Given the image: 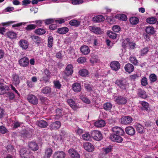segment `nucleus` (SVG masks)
<instances>
[{"label":"nucleus","mask_w":158,"mask_h":158,"mask_svg":"<svg viewBox=\"0 0 158 158\" xmlns=\"http://www.w3.org/2000/svg\"><path fill=\"white\" fill-rule=\"evenodd\" d=\"M9 89V87L0 80V95L6 94V96L8 97L10 99H13L15 97V95L13 93L8 92Z\"/></svg>","instance_id":"obj_1"},{"label":"nucleus","mask_w":158,"mask_h":158,"mask_svg":"<svg viewBox=\"0 0 158 158\" xmlns=\"http://www.w3.org/2000/svg\"><path fill=\"white\" fill-rule=\"evenodd\" d=\"M115 84L123 90H126L128 88L129 85L127 81L123 79H118L115 81Z\"/></svg>","instance_id":"obj_2"},{"label":"nucleus","mask_w":158,"mask_h":158,"mask_svg":"<svg viewBox=\"0 0 158 158\" xmlns=\"http://www.w3.org/2000/svg\"><path fill=\"white\" fill-rule=\"evenodd\" d=\"M91 136L94 140L99 141L102 139V136L100 131L97 130H94L91 133Z\"/></svg>","instance_id":"obj_3"},{"label":"nucleus","mask_w":158,"mask_h":158,"mask_svg":"<svg viewBox=\"0 0 158 158\" xmlns=\"http://www.w3.org/2000/svg\"><path fill=\"white\" fill-rule=\"evenodd\" d=\"M51 77L50 72L49 70L46 69L44 70L42 73V77L40 79V81H44L46 83L49 81Z\"/></svg>","instance_id":"obj_4"},{"label":"nucleus","mask_w":158,"mask_h":158,"mask_svg":"<svg viewBox=\"0 0 158 158\" xmlns=\"http://www.w3.org/2000/svg\"><path fill=\"white\" fill-rule=\"evenodd\" d=\"M83 147L85 150L89 152H92L94 150V147L93 145L89 142H85L83 144Z\"/></svg>","instance_id":"obj_5"},{"label":"nucleus","mask_w":158,"mask_h":158,"mask_svg":"<svg viewBox=\"0 0 158 158\" xmlns=\"http://www.w3.org/2000/svg\"><path fill=\"white\" fill-rule=\"evenodd\" d=\"M18 62L20 66L23 67H27L29 64V60L28 58L24 57L19 59Z\"/></svg>","instance_id":"obj_6"},{"label":"nucleus","mask_w":158,"mask_h":158,"mask_svg":"<svg viewBox=\"0 0 158 158\" xmlns=\"http://www.w3.org/2000/svg\"><path fill=\"white\" fill-rule=\"evenodd\" d=\"M110 138L112 141L118 143H121L123 140V139L121 137L115 134L110 135Z\"/></svg>","instance_id":"obj_7"},{"label":"nucleus","mask_w":158,"mask_h":158,"mask_svg":"<svg viewBox=\"0 0 158 158\" xmlns=\"http://www.w3.org/2000/svg\"><path fill=\"white\" fill-rule=\"evenodd\" d=\"M110 67L113 70L116 71L120 69V64L119 62L117 61H114L110 63Z\"/></svg>","instance_id":"obj_8"},{"label":"nucleus","mask_w":158,"mask_h":158,"mask_svg":"<svg viewBox=\"0 0 158 158\" xmlns=\"http://www.w3.org/2000/svg\"><path fill=\"white\" fill-rule=\"evenodd\" d=\"M68 152L69 155L72 158H80V154L74 149H70L69 150Z\"/></svg>","instance_id":"obj_9"},{"label":"nucleus","mask_w":158,"mask_h":158,"mask_svg":"<svg viewBox=\"0 0 158 158\" xmlns=\"http://www.w3.org/2000/svg\"><path fill=\"white\" fill-rule=\"evenodd\" d=\"M112 131L114 134L118 135H123L124 134L123 130L121 127H115L112 128Z\"/></svg>","instance_id":"obj_10"},{"label":"nucleus","mask_w":158,"mask_h":158,"mask_svg":"<svg viewBox=\"0 0 158 158\" xmlns=\"http://www.w3.org/2000/svg\"><path fill=\"white\" fill-rule=\"evenodd\" d=\"M73 72V67L72 65L71 64L68 65L64 71L65 74L67 76H69L71 75Z\"/></svg>","instance_id":"obj_11"},{"label":"nucleus","mask_w":158,"mask_h":158,"mask_svg":"<svg viewBox=\"0 0 158 158\" xmlns=\"http://www.w3.org/2000/svg\"><path fill=\"white\" fill-rule=\"evenodd\" d=\"M27 100L31 103L36 105L38 103V99L36 97L33 95H30L27 97Z\"/></svg>","instance_id":"obj_12"},{"label":"nucleus","mask_w":158,"mask_h":158,"mask_svg":"<svg viewBox=\"0 0 158 158\" xmlns=\"http://www.w3.org/2000/svg\"><path fill=\"white\" fill-rule=\"evenodd\" d=\"M121 123L124 124H128L131 123L132 121V118L129 116H125L121 118Z\"/></svg>","instance_id":"obj_13"},{"label":"nucleus","mask_w":158,"mask_h":158,"mask_svg":"<svg viewBox=\"0 0 158 158\" xmlns=\"http://www.w3.org/2000/svg\"><path fill=\"white\" fill-rule=\"evenodd\" d=\"M115 99L116 101L119 104H125L127 102L126 98L122 96H118Z\"/></svg>","instance_id":"obj_14"},{"label":"nucleus","mask_w":158,"mask_h":158,"mask_svg":"<svg viewBox=\"0 0 158 158\" xmlns=\"http://www.w3.org/2000/svg\"><path fill=\"white\" fill-rule=\"evenodd\" d=\"M60 126V122L59 121H56L51 124L49 125V127L51 130H54L59 128Z\"/></svg>","instance_id":"obj_15"},{"label":"nucleus","mask_w":158,"mask_h":158,"mask_svg":"<svg viewBox=\"0 0 158 158\" xmlns=\"http://www.w3.org/2000/svg\"><path fill=\"white\" fill-rule=\"evenodd\" d=\"M19 45L23 49H27L28 47L29 43L25 40H21L19 42Z\"/></svg>","instance_id":"obj_16"},{"label":"nucleus","mask_w":158,"mask_h":158,"mask_svg":"<svg viewBox=\"0 0 158 158\" xmlns=\"http://www.w3.org/2000/svg\"><path fill=\"white\" fill-rule=\"evenodd\" d=\"M125 131L127 134L130 135H134L135 132V129L131 126L126 127L125 129Z\"/></svg>","instance_id":"obj_17"},{"label":"nucleus","mask_w":158,"mask_h":158,"mask_svg":"<svg viewBox=\"0 0 158 158\" xmlns=\"http://www.w3.org/2000/svg\"><path fill=\"white\" fill-rule=\"evenodd\" d=\"M65 156V153L63 151H59L56 152L54 153L53 158H64Z\"/></svg>","instance_id":"obj_18"},{"label":"nucleus","mask_w":158,"mask_h":158,"mask_svg":"<svg viewBox=\"0 0 158 158\" xmlns=\"http://www.w3.org/2000/svg\"><path fill=\"white\" fill-rule=\"evenodd\" d=\"M89 29L93 32L97 34H101L102 33V31L100 28L95 27H90Z\"/></svg>","instance_id":"obj_19"},{"label":"nucleus","mask_w":158,"mask_h":158,"mask_svg":"<svg viewBox=\"0 0 158 158\" xmlns=\"http://www.w3.org/2000/svg\"><path fill=\"white\" fill-rule=\"evenodd\" d=\"M12 77L13 83L16 86L18 85L20 82L18 75L16 74H14Z\"/></svg>","instance_id":"obj_20"},{"label":"nucleus","mask_w":158,"mask_h":158,"mask_svg":"<svg viewBox=\"0 0 158 158\" xmlns=\"http://www.w3.org/2000/svg\"><path fill=\"white\" fill-rule=\"evenodd\" d=\"M28 146L31 150L35 151L38 150L39 149V147L37 144L35 142H31L28 144Z\"/></svg>","instance_id":"obj_21"},{"label":"nucleus","mask_w":158,"mask_h":158,"mask_svg":"<svg viewBox=\"0 0 158 158\" xmlns=\"http://www.w3.org/2000/svg\"><path fill=\"white\" fill-rule=\"evenodd\" d=\"M53 152L52 149L50 148H47L45 150V154L43 158H50Z\"/></svg>","instance_id":"obj_22"},{"label":"nucleus","mask_w":158,"mask_h":158,"mask_svg":"<svg viewBox=\"0 0 158 158\" xmlns=\"http://www.w3.org/2000/svg\"><path fill=\"white\" fill-rule=\"evenodd\" d=\"M124 68L125 71L129 73L132 72L134 70L133 65L130 63H128L126 64Z\"/></svg>","instance_id":"obj_23"},{"label":"nucleus","mask_w":158,"mask_h":158,"mask_svg":"<svg viewBox=\"0 0 158 158\" xmlns=\"http://www.w3.org/2000/svg\"><path fill=\"white\" fill-rule=\"evenodd\" d=\"M72 88L74 91L76 92H79L81 90V86L80 84L76 82L73 85Z\"/></svg>","instance_id":"obj_24"},{"label":"nucleus","mask_w":158,"mask_h":158,"mask_svg":"<svg viewBox=\"0 0 158 158\" xmlns=\"http://www.w3.org/2000/svg\"><path fill=\"white\" fill-rule=\"evenodd\" d=\"M80 50L81 52L84 55H87L90 52L89 48L85 45L82 46L80 48Z\"/></svg>","instance_id":"obj_25"},{"label":"nucleus","mask_w":158,"mask_h":158,"mask_svg":"<svg viewBox=\"0 0 158 158\" xmlns=\"http://www.w3.org/2000/svg\"><path fill=\"white\" fill-rule=\"evenodd\" d=\"M69 31V28L67 27H63L59 28L57 30V32L60 34H65Z\"/></svg>","instance_id":"obj_26"},{"label":"nucleus","mask_w":158,"mask_h":158,"mask_svg":"<svg viewBox=\"0 0 158 158\" xmlns=\"http://www.w3.org/2000/svg\"><path fill=\"white\" fill-rule=\"evenodd\" d=\"M32 39L37 44H39L41 43L42 40L41 37L35 35L31 36Z\"/></svg>","instance_id":"obj_27"},{"label":"nucleus","mask_w":158,"mask_h":158,"mask_svg":"<svg viewBox=\"0 0 158 158\" xmlns=\"http://www.w3.org/2000/svg\"><path fill=\"white\" fill-rule=\"evenodd\" d=\"M105 122L103 120H101L98 121L94 123V125L95 126L101 127L105 126Z\"/></svg>","instance_id":"obj_28"},{"label":"nucleus","mask_w":158,"mask_h":158,"mask_svg":"<svg viewBox=\"0 0 158 158\" xmlns=\"http://www.w3.org/2000/svg\"><path fill=\"white\" fill-rule=\"evenodd\" d=\"M93 20L96 22H100L103 21L104 17L102 15H98L93 18Z\"/></svg>","instance_id":"obj_29"},{"label":"nucleus","mask_w":158,"mask_h":158,"mask_svg":"<svg viewBox=\"0 0 158 158\" xmlns=\"http://www.w3.org/2000/svg\"><path fill=\"white\" fill-rule=\"evenodd\" d=\"M6 148L9 153H11L12 154L15 153V149L13 146L11 144L8 145Z\"/></svg>","instance_id":"obj_30"},{"label":"nucleus","mask_w":158,"mask_h":158,"mask_svg":"<svg viewBox=\"0 0 158 158\" xmlns=\"http://www.w3.org/2000/svg\"><path fill=\"white\" fill-rule=\"evenodd\" d=\"M6 35L8 38L11 39L15 38L17 35L16 33L11 31H9L6 32Z\"/></svg>","instance_id":"obj_31"},{"label":"nucleus","mask_w":158,"mask_h":158,"mask_svg":"<svg viewBox=\"0 0 158 158\" xmlns=\"http://www.w3.org/2000/svg\"><path fill=\"white\" fill-rule=\"evenodd\" d=\"M115 18L120 20L125 21L127 19V16L123 14H117L115 16Z\"/></svg>","instance_id":"obj_32"},{"label":"nucleus","mask_w":158,"mask_h":158,"mask_svg":"<svg viewBox=\"0 0 158 158\" xmlns=\"http://www.w3.org/2000/svg\"><path fill=\"white\" fill-rule=\"evenodd\" d=\"M138 94L139 97L143 98H145L147 97L145 92L141 89L138 90Z\"/></svg>","instance_id":"obj_33"},{"label":"nucleus","mask_w":158,"mask_h":158,"mask_svg":"<svg viewBox=\"0 0 158 158\" xmlns=\"http://www.w3.org/2000/svg\"><path fill=\"white\" fill-rule=\"evenodd\" d=\"M130 62L135 65H137L138 63V60L136 58L133 56L131 55L129 57Z\"/></svg>","instance_id":"obj_34"},{"label":"nucleus","mask_w":158,"mask_h":158,"mask_svg":"<svg viewBox=\"0 0 158 158\" xmlns=\"http://www.w3.org/2000/svg\"><path fill=\"white\" fill-rule=\"evenodd\" d=\"M62 110L60 109H57L56 111V114L55 115V119H59L62 115Z\"/></svg>","instance_id":"obj_35"},{"label":"nucleus","mask_w":158,"mask_h":158,"mask_svg":"<svg viewBox=\"0 0 158 158\" xmlns=\"http://www.w3.org/2000/svg\"><path fill=\"white\" fill-rule=\"evenodd\" d=\"M37 125L40 127L45 128L47 126L48 123L45 121L41 120L37 122Z\"/></svg>","instance_id":"obj_36"},{"label":"nucleus","mask_w":158,"mask_h":158,"mask_svg":"<svg viewBox=\"0 0 158 158\" xmlns=\"http://www.w3.org/2000/svg\"><path fill=\"white\" fill-rule=\"evenodd\" d=\"M135 127L137 131H138L139 133L142 134L144 132V130L143 127L140 124H137L135 126Z\"/></svg>","instance_id":"obj_37"},{"label":"nucleus","mask_w":158,"mask_h":158,"mask_svg":"<svg viewBox=\"0 0 158 158\" xmlns=\"http://www.w3.org/2000/svg\"><path fill=\"white\" fill-rule=\"evenodd\" d=\"M80 23V22L75 19L71 20L69 22V24L72 26L78 27Z\"/></svg>","instance_id":"obj_38"},{"label":"nucleus","mask_w":158,"mask_h":158,"mask_svg":"<svg viewBox=\"0 0 158 158\" xmlns=\"http://www.w3.org/2000/svg\"><path fill=\"white\" fill-rule=\"evenodd\" d=\"M129 20L131 23L132 25L137 24L139 21V19L135 17L131 18Z\"/></svg>","instance_id":"obj_39"},{"label":"nucleus","mask_w":158,"mask_h":158,"mask_svg":"<svg viewBox=\"0 0 158 158\" xmlns=\"http://www.w3.org/2000/svg\"><path fill=\"white\" fill-rule=\"evenodd\" d=\"M51 92V89L50 87L48 86L43 88L41 89V92L44 94H48L50 93Z\"/></svg>","instance_id":"obj_40"},{"label":"nucleus","mask_w":158,"mask_h":158,"mask_svg":"<svg viewBox=\"0 0 158 158\" xmlns=\"http://www.w3.org/2000/svg\"><path fill=\"white\" fill-rule=\"evenodd\" d=\"M99 60L98 59V56L96 55H93L91 57L90 60V62L92 64H94L99 62Z\"/></svg>","instance_id":"obj_41"},{"label":"nucleus","mask_w":158,"mask_h":158,"mask_svg":"<svg viewBox=\"0 0 158 158\" xmlns=\"http://www.w3.org/2000/svg\"><path fill=\"white\" fill-rule=\"evenodd\" d=\"M35 33L39 35H42L44 34L46 32L45 30L43 28H39L36 29L35 31Z\"/></svg>","instance_id":"obj_42"},{"label":"nucleus","mask_w":158,"mask_h":158,"mask_svg":"<svg viewBox=\"0 0 158 158\" xmlns=\"http://www.w3.org/2000/svg\"><path fill=\"white\" fill-rule=\"evenodd\" d=\"M84 87L85 89L88 91H91L92 90L93 86L87 82L84 83Z\"/></svg>","instance_id":"obj_43"},{"label":"nucleus","mask_w":158,"mask_h":158,"mask_svg":"<svg viewBox=\"0 0 158 158\" xmlns=\"http://www.w3.org/2000/svg\"><path fill=\"white\" fill-rule=\"evenodd\" d=\"M146 32L149 34H153L154 33V28L152 27H148L146 29Z\"/></svg>","instance_id":"obj_44"},{"label":"nucleus","mask_w":158,"mask_h":158,"mask_svg":"<svg viewBox=\"0 0 158 158\" xmlns=\"http://www.w3.org/2000/svg\"><path fill=\"white\" fill-rule=\"evenodd\" d=\"M157 21V19L153 17L148 18L146 19L147 22L150 24H154Z\"/></svg>","instance_id":"obj_45"},{"label":"nucleus","mask_w":158,"mask_h":158,"mask_svg":"<svg viewBox=\"0 0 158 158\" xmlns=\"http://www.w3.org/2000/svg\"><path fill=\"white\" fill-rule=\"evenodd\" d=\"M107 34L110 38L112 39H115L117 37V34L111 31H108L107 32Z\"/></svg>","instance_id":"obj_46"},{"label":"nucleus","mask_w":158,"mask_h":158,"mask_svg":"<svg viewBox=\"0 0 158 158\" xmlns=\"http://www.w3.org/2000/svg\"><path fill=\"white\" fill-rule=\"evenodd\" d=\"M104 108L106 110H109L112 108V105L109 102H106L104 104Z\"/></svg>","instance_id":"obj_47"},{"label":"nucleus","mask_w":158,"mask_h":158,"mask_svg":"<svg viewBox=\"0 0 158 158\" xmlns=\"http://www.w3.org/2000/svg\"><path fill=\"white\" fill-rule=\"evenodd\" d=\"M53 38V37L50 36L48 37V46L49 48H51L52 46Z\"/></svg>","instance_id":"obj_48"},{"label":"nucleus","mask_w":158,"mask_h":158,"mask_svg":"<svg viewBox=\"0 0 158 158\" xmlns=\"http://www.w3.org/2000/svg\"><path fill=\"white\" fill-rule=\"evenodd\" d=\"M91 137V135H90L88 132L82 135V139L85 140H88L90 139Z\"/></svg>","instance_id":"obj_49"},{"label":"nucleus","mask_w":158,"mask_h":158,"mask_svg":"<svg viewBox=\"0 0 158 158\" xmlns=\"http://www.w3.org/2000/svg\"><path fill=\"white\" fill-rule=\"evenodd\" d=\"M71 3L73 5H79L82 4L83 2V0H70Z\"/></svg>","instance_id":"obj_50"},{"label":"nucleus","mask_w":158,"mask_h":158,"mask_svg":"<svg viewBox=\"0 0 158 158\" xmlns=\"http://www.w3.org/2000/svg\"><path fill=\"white\" fill-rule=\"evenodd\" d=\"M149 79L151 82H155L157 80L156 76L154 74H151L149 76Z\"/></svg>","instance_id":"obj_51"},{"label":"nucleus","mask_w":158,"mask_h":158,"mask_svg":"<svg viewBox=\"0 0 158 158\" xmlns=\"http://www.w3.org/2000/svg\"><path fill=\"white\" fill-rule=\"evenodd\" d=\"M36 27V25L34 24H30L27 26L25 28L27 31H30L34 29Z\"/></svg>","instance_id":"obj_52"},{"label":"nucleus","mask_w":158,"mask_h":158,"mask_svg":"<svg viewBox=\"0 0 158 158\" xmlns=\"http://www.w3.org/2000/svg\"><path fill=\"white\" fill-rule=\"evenodd\" d=\"M67 102L70 106L72 108L75 107L76 104L71 99H68Z\"/></svg>","instance_id":"obj_53"},{"label":"nucleus","mask_w":158,"mask_h":158,"mask_svg":"<svg viewBox=\"0 0 158 158\" xmlns=\"http://www.w3.org/2000/svg\"><path fill=\"white\" fill-rule=\"evenodd\" d=\"M79 73L81 76L83 77L85 76L88 75V71L85 69H83L81 70L79 72Z\"/></svg>","instance_id":"obj_54"},{"label":"nucleus","mask_w":158,"mask_h":158,"mask_svg":"<svg viewBox=\"0 0 158 158\" xmlns=\"http://www.w3.org/2000/svg\"><path fill=\"white\" fill-rule=\"evenodd\" d=\"M149 49L147 47H145L142 49L140 51V55L141 56L146 54L148 52Z\"/></svg>","instance_id":"obj_55"},{"label":"nucleus","mask_w":158,"mask_h":158,"mask_svg":"<svg viewBox=\"0 0 158 158\" xmlns=\"http://www.w3.org/2000/svg\"><path fill=\"white\" fill-rule=\"evenodd\" d=\"M102 150L104 153L103 154H104L105 155L111 152L112 150L111 148L110 147L106 148H103Z\"/></svg>","instance_id":"obj_56"},{"label":"nucleus","mask_w":158,"mask_h":158,"mask_svg":"<svg viewBox=\"0 0 158 158\" xmlns=\"http://www.w3.org/2000/svg\"><path fill=\"white\" fill-rule=\"evenodd\" d=\"M143 110H147L148 108V104L146 102H143L142 103Z\"/></svg>","instance_id":"obj_57"},{"label":"nucleus","mask_w":158,"mask_h":158,"mask_svg":"<svg viewBox=\"0 0 158 158\" xmlns=\"http://www.w3.org/2000/svg\"><path fill=\"white\" fill-rule=\"evenodd\" d=\"M141 84L143 86H145L148 84L147 78L146 77H143L141 80Z\"/></svg>","instance_id":"obj_58"},{"label":"nucleus","mask_w":158,"mask_h":158,"mask_svg":"<svg viewBox=\"0 0 158 158\" xmlns=\"http://www.w3.org/2000/svg\"><path fill=\"white\" fill-rule=\"evenodd\" d=\"M8 131L7 130L6 128L3 126H0V132L2 134H5Z\"/></svg>","instance_id":"obj_59"},{"label":"nucleus","mask_w":158,"mask_h":158,"mask_svg":"<svg viewBox=\"0 0 158 158\" xmlns=\"http://www.w3.org/2000/svg\"><path fill=\"white\" fill-rule=\"evenodd\" d=\"M28 152V151L26 148H23L21 149L19 151V153L21 156L22 155H23L24 154H25Z\"/></svg>","instance_id":"obj_60"},{"label":"nucleus","mask_w":158,"mask_h":158,"mask_svg":"<svg viewBox=\"0 0 158 158\" xmlns=\"http://www.w3.org/2000/svg\"><path fill=\"white\" fill-rule=\"evenodd\" d=\"M86 61V59L84 57H80L77 60V62L80 63H83Z\"/></svg>","instance_id":"obj_61"},{"label":"nucleus","mask_w":158,"mask_h":158,"mask_svg":"<svg viewBox=\"0 0 158 158\" xmlns=\"http://www.w3.org/2000/svg\"><path fill=\"white\" fill-rule=\"evenodd\" d=\"M30 154V152L28 151L25 154H24L23 155L21 156V157L22 158H34L33 156H30L29 155Z\"/></svg>","instance_id":"obj_62"},{"label":"nucleus","mask_w":158,"mask_h":158,"mask_svg":"<svg viewBox=\"0 0 158 158\" xmlns=\"http://www.w3.org/2000/svg\"><path fill=\"white\" fill-rule=\"evenodd\" d=\"M54 19H49L45 20V23L47 25L51 24L54 22Z\"/></svg>","instance_id":"obj_63"},{"label":"nucleus","mask_w":158,"mask_h":158,"mask_svg":"<svg viewBox=\"0 0 158 158\" xmlns=\"http://www.w3.org/2000/svg\"><path fill=\"white\" fill-rule=\"evenodd\" d=\"M112 29L115 32H118L120 31V28L118 25H114L113 26Z\"/></svg>","instance_id":"obj_64"}]
</instances>
